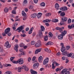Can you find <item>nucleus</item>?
<instances>
[{"instance_id":"nucleus-1","label":"nucleus","mask_w":74,"mask_h":74,"mask_svg":"<svg viewBox=\"0 0 74 74\" xmlns=\"http://www.w3.org/2000/svg\"><path fill=\"white\" fill-rule=\"evenodd\" d=\"M12 62L13 63H14L15 64H17L18 63L19 64H23V60L21 58L16 61L13 60Z\"/></svg>"},{"instance_id":"nucleus-2","label":"nucleus","mask_w":74,"mask_h":74,"mask_svg":"<svg viewBox=\"0 0 74 74\" xmlns=\"http://www.w3.org/2000/svg\"><path fill=\"white\" fill-rule=\"evenodd\" d=\"M41 30L39 31V35L40 38H42V32L45 31V27L42 25H41L40 26Z\"/></svg>"},{"instance_id":"nucleus-3","label":"nucleus","mask_w":74,"mask_h":74,"mask_svg":"<svg viewBox=\"0 0 74 74\" xmlns=\"http://www.w3.org/2000/svg\"><path fill=\"white\" fill-rule=\"evenodd\" d=\"M61 19L62 21H61L60 23V25L61 26L64 25V22H66L67 20V18L66 17H65L64 16Z\"/></svg>"},{"instance_id":"nucleus-4","label":"nucleus","mask_w":74,"mask_h":74,"mask_svg":"<svg viewBox=\"0 0 74 74\" xmlns=\"http://www.w3.org/2000/svg\"><path fill=\"white\" fill-rule=\"evenodd\" d=\"M60 74H70V72L69 71H67V69H63L62 71L60 73Z\"/></svg>"},{"instance_id":"nucleus-5","label":"nucleus","mask_w":74,"mask_h":74,"mask_svg":"<svg viewBox=\"0 0 74 74\" xmlns=\"http://www.w3.org/2000/svg\"><path fill=\"white\" fill-rule=\"evenodd\" d=\"M24 29V27L22 26H21L19 27H18L17 29L15 31L16 32L17 30L18 31V32L20 33L22 30Z\"/></svg>"},{"instance_id":"nucleus-6","label":"nucleus","mask_w":74,"mask_h":74,"mask_svg":"<svg viewBox=\"0 0 74 74\" xmlns=\"http://www.w3.org/2000/svg\"><path fill=\"white\" fill-rule=\"evenodd\" d=\"M35 47L37 48L41 47V41H40V40L38 41L35 44Z\"/></svg>"},{"instance_id":"nucleus-7","label":"nucleus","mask_w":74,"mask_h":74,"mask_svg":"<svg viewBox=\"0 0 74 74\" xmlns=\"http://www.w3.org/2000/svg\"><path fill=\"white\" fill-rule=\"evenodd\" d=\"M5 46L7 48H11V45L9 44V42H8L7 41L5 44Z\"/></svg>"},{"instance_id":"nucleus-8","label":"nucleus","mask_w":74,"mask_h":74,"mask_svg":"<svg viewBox=\"0 0 74 74\" xmlns=\"http://www.w3.org/2000/svg\"><path fill=\"white\" fill-rule=\"evenodd\" d=\"M39 66V63H35L33 65V68L34 69H36L38 68Z\"/></svg>"},{"instance_id":"nucleus-9","label":"nucleus","mask_w":74,"mask_h":74,"mask_svg":"<svg viewBox=\"0 0 74 74\" xmlns=\"http://www.w3.org/2000/svg\"><path fill=\"white\" fill-rule=\"evenodd\" d=\"M56 30H59L60 32V33H62V31H63V30L64 29V27H62L61 28L57 27L56 28Z\"/></svg>"},{"instance_id":"nucleus-10","label":"nucleus","mask_w":74,"mask_h":74,"mask_svg":"<svg viewBox=\"0 0 74 74\" xmlns=\"http://www.w3.org/2000/svg\"><path fill=\"white\" fill-rule=\"evenodd\" d=\"M10 30H11V29H10V28L9 27L7 28L5 30V33L6 34H7L10 33Z\"/></svg>"},{"instance_id":"nucleus-11","label":"nucleus","mask_w":74,"mask_h":74,"mask_svg":"<svg viewBox=\"0 0 74 74\" xmlns=\"http://www.w3.org/2000/svg\"><path fill=\"white\" fill-rule=\"evenodd\" d=\"M67 8L66 6L61 7L60 8V10H61V11H67Z\"/></svg>"},{"instance_id":"nucleus-12","label":"nucleus","mask_w":74,"mask_h":74,"mask_svg":"<svg viewBox=\"0 0 74 74\" xmlns=\"http://www.w3.org/2000/svg\"><path fill=\"white\" fill-rule=\"evenodd\" d=\"M68 57H71L72 58L74 59V53H71L67 55Z\"/></svg>"},{"instance_id":"nucleus-13","label":"nucleus","mask_w":74,"mask_h":74,"mask_svg":"<svg viewBox=\"0 0 74 74\" xmlns=\"http://www.w3.org/2000/svg\"><path fill=\"white\" fill-rule=\"evenodd\" d=\"M18 48H19V46L18 45H15V47H14V49L16 51V52L18 51Z\"/></svg>"},{"instance_id":"nucleus-14","label":"nucleus","mask_w":74,"mask_h":74,"mask_svg":"<svg viewBox=\"0 0 74 74\" xmlns=\"http://www.w3.org/2000/svg\"><path fill=\"white\" fill-rule=\"evenodd\" d=\"M58 38L59 40H63V36L62 34H60L58 35Z\"/></svg>"},{"instance_id":"nucleus-15","label":"nucleus","mask_w":74,"mask_h":74,"mask_svg":"<svg viewBox=\"0 0 74 74\" xmlns=\"http://www.w3.org/2000/svg\"><path fill=\"white\" fill-rule=\"evenodd\" d=\"M68 29H73V28H74V24H72L71 25H69L68 26Z\"/></svg>"},{"instance_id":"nucleus-16","label":"nucleus","mask_w":74,"mask_h":74,"mask_svg":"<svg viewBox=\"0 0 74 74\" xmlns=\"http://www.w3.org/2000/svg\"><path fill=\"white\" fill-rule=\"evenodd\" d=\"M42 60H43L42 57L40 56L38 58V61L39 62L41 63V62H42Z\"/></svg>"},{"instance_id":"nucleus-17","label":"nucleus","mask_w":74,"mask_h":74,"mask_svg":"<svg viewBox=\"0 0 74 74\" xmlns=\"http://www.w3.org/2000/svg\"><path fill=\"white\" fill-rule=\"evenodd\" d=\"M55 7L57 9V10H58L59 9V5L58 3L56 4L55 5Z\"/></svg>"},{"instance_id":"nucleus-18","label":"nucleus","mask_w":74,"mask_h":74,"mask_svg":"<svg viewBox=\"0 0 74 74\" xmlns=\"http://www.w3.org/2000/svg\"><path fill=\"white\" fill-rule=\"evenodd\" d=\"M30 71L31 74H37V72L33 70L32 69L30 70Z\"/></svg>"},{"instance_id":"nucleus-19","label":"nucleus","mask_w":74,"mask_h":74,"mask_svg":"<svg viewBox=\"0 0 74 74\" xmlns=\"http://www.w3.org/2000/svg\"><path fill=\"white\" fill-rule=\"evenodd\" d=\"M61 51L62 52H65V51H66V48H65V47H62V49L61 48Z\"/></svg>"},{"instance_id":"nucleus-20","label":"nucleus","mask_w":74,"mask_h":74,"mask_svg":"<svg viewBox=\"0 0 74 74\" xmlns=\"http://www.w3.org/2000/svg\"><path fill=\"white\" fill-rule=\"evenodd\" d=\"M27 3V0H24L23 2V5H26Z\"/></svg>"},{"instance_id":"nucleus-21","label":"nucleus","mask_w":74,"mask_h":74,"mask_svg":"<svg viewBox=\"0 0 74 74\" xmlns=\"http://www.w3.org/2000/svg\"><path fill=\"white\" fill-rule=\"evenodd\" d=\"M37 14L36 13H35L34 14H33L32 15H31V18H36V16H37Z\"/></svg>"},{"instance_id":"nucleus-22","label":"nucleus","mask_w":74,"mask_h":74,"mask_svg":"<svg viewBox=\"0 0 74 74\" xmlns=\"http://www.w3.org/2000/svg\"><path fill=\"white\" fill-rule=\"evenodd\" d=\"M29 9L33 10L32 11H34V6H32L31 5L29 7Z\"/></svg>"},{"instance_id":"nucleus-23","label":"nucleus","mask_w":74,"mask_h":74,"mask_svg":"<svg viewBox=\"0 0 74 74\" xmlns=\"http://www.w3.org/2000/svg\"><path fill=\"white\" fill-rule=\"evenodd\" d=\"M41 15H42V13H39L37 14V17L38 18H40L41 17Z\"/></svg>"},{"instance_id":"nucleus-24","label":"nucleus","mask_w":74,"mask_h":74,"mask_svg":"<svg viewBox=\"0 0 74 74\" xmlns=\"http://www.w3.org/2000/svg\"><path fill=\"white\" fill-rule=\"evenodd\" d=\"M66 33H67V31L65 30L62 32L61 34L63 36H65V34H66Z\"/></svg>"},{"instance_id":"nucleus-25","label":"nucleus","mask_w":74,"mask_h":74,"mask_svg":"<svg viewBox=\"0 0 74 74\" xmlns=\"http://www.w3.org/2000/svg\"><path fill=\"white\" fill-rule=\"evenodd\" d=\"M62 55H63V56H67V51H64V52H63L62 53Z\"/></svg>"},{"instance_id":"nucleus-26","label":"nucleus","mask_w":74,"mask_h":74,"mask_svg":"<svg viewBox=\"0 0 74 74\" xmlns=\"http://www.w3.org/2000/svg\"><path fill=\"white\" fill-rule=\"evenodd\" d=\"M48 36L47 35H46L45 37H44V39L45 41H47L48 40Z\"/></svg>"},{"instance_id":"nucleus-27","label":"nucleus","mask_w":74,"mask_h":74,"mask_svg":"<svg viewBox=\"0 0 74 74\" xmlns=\"http://www.w3.org/2000/svg\"><path fill=\"white\" fill-rule=\"evenodd\" d=\"M53 43L51 42H49L46 44V45H53Z\"/></svg>"},{"instance_id":"nucleus-28","label":"nucleus","mask_w":74,"mask_h":74,"mask_svg":"<svg viewBox=\"0 0 74 74\" xmlns=\"http://www.w3.org/2000/svg\"><path fill=\"white\" fill-rule=\"evenodd\" d=\"M42 7H45V3L44 2H42L40 4Z\"/></svg>"},{"instance_id":"nucleus-29","label":"nucleus","mask_w":74,"mask_h":74,"mask_svg":"<svg viewBox=\"0 0 74 74\" xmlns=\"http://www.w3.org/2000/svg\"><path fill=\"white\" fill-rule=\"evenodd\" d=\"M23 13H22V15L23 16H26V14L25 13V12H24V11H22Z\"/></svg>"},{"instance_id":"nucleus-30","label":"nucleus","mask_w":74,"mask_h":74,"mask_svg":"<svg viewBox=\"0 0 74 74\" xmlns=\"http://www.w3.org/2000/svg\"><path fill=\"white\" fill-rule=\"evenodd\" d=\"M53 36V34H52V33L50 32L49 33V37H52Z\"/></svg>"},{"instance_id":"nucleus-31","label":"nucleus","mask_w":74,"mask_h":74,"mask_svg":"<svg viewBox=\"0 0 74 74\" xmlns=\"http://www.w3.org/2000/svg\"><path fill=\"white\" fill-rule=\"evenodd\" d=\"M65 15H66V14L64 12H62L60 13V16H65Z\"/></svg>"},{"instance_id":"nucleus-32","label":"nucleus","mask_w":74,"mask_h":74,"mask_svg":"<svg viewBox=\"0 0 74 74\" xmlns=\"http://www.w3.org/2000/svg\"><path fill=\"white\" fill-rule=\"evenodd\" d=\"M5 74H12V73L10 71H7Z\"/></svg>"},{"instance_id":"nucleus-33","label":"nucleus","mask_w":74,"mask_h":74,"mask_svg":"<svg viewBox=\"0 0 74 74\" xmlns=\"http://www.w3.org/2000/svg\"><path fill=\"white\" fill-rule=\"evenodd\" d=\"M59 21V20H58L57 19H55V20H52V21L53 22H58Z\"/></svg>"},{"instance_id":"nucleus-34","label":"nucleus","mask_w":74,"mask_h":74,"mask_svg":"<svg viewBox=\"0 0 74 74\" xmlns=\"http://www.w3.org/2000/svg\"><path fill=\"white\" fill-rule=\"evenodd\" d=\"M51 15V14L49 13H47L46 14V16H50Z\"/></svg>"},{"instance_id":"nucleus-35","label":"nucleus","mask_w":74,"mask_h":74,"mask_svg":"<svg viewBox=\"0 0 74 74\" xmlns=\"http://www.w3.org/2000/svg\"><path fill=\"white\" fill-rule=\"evenodd\" d=\"M21 67H18V72H21Z\"/></svg>"},{"instance_id":"nucleus-36","label":"nucleus","mask_w":74,"mask_h":74,"mask_svg":"<svg viewBox=\"0 0 74 74\" xmlns=\"http://www.w3.org/2000/svg\"><path fill=\"white\" fill-rule=\"evenodd\" d=\"M32 45H34L36 44V41H32L31 42Z\"/></svg>"},{"instance_id":"nucleus-37","label":"nucleus","mask_w":74,"mask_h":74,"mask_svg":"<svg viewBox=\"0 0 74 74\" xmlns=\"http://www.w3.org/2000/svg\"><path fill=\"white\" fill-rule=\"evenodd\" d=\"M55 63H54V62H53V63L52 64V69H55V67L54 66V64Z\"/></svg>"},{"instance_id":"nucleus-38","label":"nucleus","mask_w":74,"mask_h":74,"mask_svg":"<svg viewBox=\"0 0 74 74\" xmlns=\"http://www.w3.org/2000/svg\"><path fill=\"white\" fill-rule=\"evenodd\" d=\"M68 23L69 24L70 23H71V19L70 18H69L68 21Z\"/></svg>"},{"instance_id":"nucleus-39","label":"nucleus","mask_w":74,"mask_h":74,"mask_svg":"<svg viewBox=\"0 0 74 74\" xmlns=\"http://www.w3.org/2000/svg\"><path fill=\"white\" fill-rule=\"evenodd\" d=\"M48 62V61H44L43 62V64L44 65H45L46 64H47V63Z\"/></svg>"},{"instance_id":"nucleus-40","label":"nucleus","mask_w":74,"mask_h":74,"mask_svg":"<svg viewBox=\"0 0 74 74\" xmlns=\"http://www.w3.org/2000/svg\"><path fill=\"white\" fill-rule=\"evenodd\" d=\"M12 13L13 14H16V12H15V10H12Z\"/></svg>"},{"instance_id":"nucleus-41","label":"nucleus","mask_w":74,"mask_h":74,"mask_svg":"<svg viewBox=\"0 0 74 74\" xmlns=\"http://www.w3.org/2000/svg\"><path fill=\"white\" fill-rule=\"evenodd\" d=\"M4 11L5 12H8V9L7 8H6L4 10Z\"/></svg>"},{"instance_id":"nucleus-42","label":"nucleus","mask_w":74,"mask_h":74,"mask_svg":"<svg viewBox=\"0 0 74 74\" xmlns=\"http://www.w3.org/2000/svg\"><path fill=\"white\" fill-rule=\"evenodd\" d=\"M21 37H25L26 36V34L24 33H23V34H21Z\"/></svg>"},{"instance_id":"nucleus-43","label":"nucleus","mask_w":74,"mask_h":74,"mask_svg":"<svg viewBox=\"0 0 74 74\" xmlns=\"http://www.w3.org/2000/svg\"><path fill=\"white\" fill-rule=\"evenodd\" d=\"M55 64H56V66H59L60 64H59L57 63L56 62H54Z\"/></svg>"},{"instance_id":"nucleus-44","label":"nucleus","mask_w":74,"mask_h":74,"mask_svg":"<svg viewBox=\"0 0 74 74\" xmlns=\"http://www.w3.org/2000/svg\"><path fill=\"white\" fill-rule=\"evenodd\" d=\"M25 55V53H24V52H23L21 53V54H19V56H22V55Z\"/></svg>"},{"instance_id":"nucleus-45","label":"nucleus","mask_w":74,"mask_h":74,"mask_svg":"<svg viewBox=\"0 0 74 74\" xmlns=\"http://www.w3.org/2000/svg\"><path fill=\"white\" fill-rule=\"evenodd\" d=\"M45 62H48V61H49V58H47L46 59H45L44 60Z\"/></svg>"},{"instance_id":"nucleus-46","label":"nucleus","mask_w":74,"mask_h":74,"mask_svg":"<svg viewBox=\"0 0 74 74\" xmlns=\"http://www.w3.org/2000/svg\"><path fill=\"white\" fill-rule=\"evenodd\" d=\"M26 67V66H25L24 65L22 66L21 67V69H25Z\"/></svg>"},{"instance_id":"nucleus-47","label":"nucleus","mask_w":74,"mask_h":74,"mask_svg":"<svg viewBox=\"0 0 74 74\" xmlns=\"http://www.w3.org/2000/svg\"><path fill=\"white\" fill-rule=\"evenodd\" d=\"M15 58V57H11L10 58V60H11V61H12V60H14V59Z\"/></svg>"},{"instance_id":"nucleus-48","label":"nucleus","mask_w":74,"mask_h":74,"mask_svg":"<svg viewBox=\"0 0 74 74\" xmlns=\"http://www.w3.org/2000/svg\"><path fill=\"white\" fill-rule=\"evenodd\" d=\"M70 48V47L69 46H66V49L67 50H69V49Z\"/></svg>"},{"instance_id":"nucleus-49","label":"nucleus","mask_w":74,"mask_h":74,"mask_svg":"<svg viewBox=\"0 0 74 74\" xmlns=\"http://www.w3.org/2000/svg\"><path fill=\"white\" fill-rule=\"evenodd\" d=\"M32 60V58H31L30 57H29L28 58V62H30V60Z\"/></svg>"},{"instance_id":"nucleus-50","label":"nucleus","mask_w":74,"mask_h":74,"mask_svg":"<svg viewBox=\"0 0 74 74\" xmlns=\"http://www.w3.org/2000/svg\"><path fill=\"white\" fill-rule=\"evenodd\" d=\"M36 50H37L38 52L39 53V52H41V49H37Z\"/></svg>"},{"instance_id":"nucleus-51","label":"nucleus","mask_w":74,"mask_h":74,"mask_svg":"<svg viewBox=\"0 0 74 74\" xmlns=\"http://www.w3.org/2000/svg\"><path fill=\"white\" fill-rule=\"evenodd\" d=\"M38 0H34V1L35 4H37V2H38Z\"/></svg>"},{"instance_id":"nucleus-52","label":"nucleus","mask_w":74,"mask_h":74,"mask_svg":"<svg viewBox=\"0 0 74 74\" xmlns=\"http://www.w3.org/2000/svg\"><path fill=\"white\" fill-rule=\"evenodd\" d=\"M0 52H3V48L0 47Z\"/></svg>"},{"instance_id":"nucleus-53","label":"nucleus","mask_w":74,"mask_h":74,"mask_svg":"<svg viewBox=\"0 0 74 74\" xmlns=\"http://www.w3.org/2000/svg\"><path fill=\"white\" fill-rule=\"evenodd\" d=\"M36 57L35 56H34L33 57L32 59V61H34L35 60V59H36Z\"/></svg>"},{"instance_id":"nucleus-54","label":"nucleus","mask_w":74,"mask_h":74,"mask_svg":"<svg viewBox=\"0 0 74 74\" xmlns=\"http://www.w3.org/2000/svg\"><path fill=\"white\" fill-rule=\"evenodd\" d=\"M69 1L70 3H73V0H69Z\"/></svg>"},{"instance_id":"nucleus-55","label":"nucleus","mask_w":74,"mask_h":74,"mask_svg":"<svg viewBox=\"0 0 74 74\" xmlns=\"http://www.w3.org/2000/svg\"><path fill=\"white\" fill-rule=\"evenodd\" d=\"M50 21H51V20L47 19L46 20V22H50Z\"/></svg>"},{"instance_id":"nucleus-56","label":"nucleus","mask_w":74,"mask_h":74,"mask_svg":"<svg viewBox=\"0 0 74 74\" xmlns=\"http://www.w3.org/2000/svg\"><path fill=\"white\" fill-rule=\"evenodd\" d=\"M29 70V69H28V68L26 67L25 68V70L26 71H27Z\"/></svg>"},{"instance_id":"nucleus-57","label":"nucleus","mask_w":74,"mask_h":74,"mask_svg":"<svg viewBox=\"0 0 74 74\" xmlns=\"http://www.w3.org/2000/svg\"><path fill=\"white\" fill-rule=\"evenodd\" d=\"M57 55L60 56V52H58L57 53Z\"/></svg>"},{"instance_id":"nucleus-58","label":"nucleus","mask_w":74,"mask_h":74,"mask_svg":"<svg viewBox=\"0 0 74 74\" xmlns=\"http://www.w3.org/2000/svg\"><path fill=\"white\" fill-rule=\"evenodd\" d=\"M38 53V51H37V50L36 49V50L35 51V54H37V53Z\"/></svg>"},{"instance_id":"nucleus-59","label":"nucleus","mask_w":74,"mask_h":74,"mask_svg":"<svg viewBox=\"0 0 74 74\" xmlns=\"http://www.w3.org/2000/svg\"><path fill=\"white\" fill-rule=\"evenodd\" d=\"M45 24L47 26H49V24L48 23H45Z\"/></svg>"},{"instance_id":"nucleus-60","label":"nucleus","mask_w":74,"mask_h":74,"mask_svg":"<svg viewBox=\"0 0 74 74\" xmlns=\"http://www.w3.org/2000/svg\"><path fill=\"white\" fill-rule=\"evenodd\" d=\"M17 25H18V23H16L14 25V26H17Z\"/></svg>"},{"instance_id":"nucleus-61","label":"nucleus","mask_w":74,"mask_h":74,"mask_svg":"<svg viewBox=\"0 0 74 74\" xmlns=\"http://www.w3.org/2000/svg\"><path fill=\"white\" fill-rule=\"evenodd\" d=\"M7 34L8 36H11V33H8Z\"/></svg>"},{"instance_id":"nucleus-62","label":"nucleus","mask_w":74,"mask_h":74,"mask_svg":"<svg viewBox=\"0 0 74 74\" xmlns=\"http://www.w3.org/2000/svg\"><path fill=\"white\" fill-rule=\"evenodd\" d=\"M27 18V17H25L23 18V21H25Z\"/></svg>"},{"instance_id":"nucleus-63","label":"nucleus","mask_w":74,"mask_h":74,"mask_svg":"<svg viewBox=\"0 0 74 74\" xmlns=\"http://www.w3.org/2000/svg\"><path fill=\"white\" fill-rule=\"evenodd\" d=\"M69 62V60H68V59H66V63H68Z\"/></svg>"},{"instance_id":"nucleus-64","label":"nucleus","mask_w":74,"mask_h":74,"mask_svg":"<svg viewBox=\"0 0 74 74\" xmlns=\"http://www.w3.org/2000/svg\"><path fill=\"white\" fill-rule=\"evenodd\" d=\"M23 49H20L19 51L21 52H22L23 51Z\"/></svg>"}]
</instances>
